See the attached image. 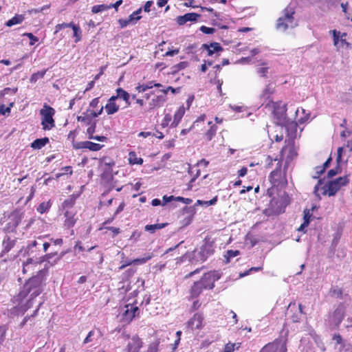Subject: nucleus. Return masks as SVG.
Segmentation results:
<instances>
[{"label": "nucleus", "instance_id": "nucleus-29", "mask_svg": "<svg viewBox=\"0 0 352 352\" xmlns=\"http://www.w3.org/2000/svg\"><path fill=\"white\" fill-rule=\"evenodd\" d=\"M104 109L108 115H112L119 110V105L116 102L108 100Z\"/></svg>", "mask_w": 352, "mask_h": 352}, {"label": "nucleus", "instance_id": "nucleus-59", "mask_svg": "<svg viewBox=\"0 0 352 352\" xmlns=\"http://www.w3.org/2000/svg\"><path fill=\"white\" fill-rule=\"evenodd\" d=\"M120 25L121 28L126 27L129 24L131 23V21H129V19H120L119 20Z\"/></svg>", "mask_w": 352, "mask_h": 352}, {"label": "nucleus", "instance_id": "nucleus-13", "mask_svg": "<svg viewBox=\"0 0 352 352\" xmlns=\"http://www.w3.org/2000/svg\"><path fill=\"white\" fill-rule=\"evenodd\" d=\"M142 346L141 339L137 336H133L127 344L128 352H139Z\"/></svg>", "mask_w": 352, "mask_h": 352}, {"label": "nucleus", "instance_id": "nucleus-22", "mask_svg": "<svg viewBox=\"0 0 352 352\" xmlns=\"http://www.w3.org/2000/svg\"><path fill=\"white\" fill-rule=\"evenodd\" d=\"M162 85L160 83H155L154 81H149L145 84L140 85L139 84L136 87L135 89L139 93H142L146 91L148 89H152L153 87H160Z\"/></svg>", "mask_w": 352, "mask_h": 352}, {"label": "nucleus", "instance_id": "nucleus-23", "mask_svg": "<svg viewBox=\"0 0 352 352\" xmlns=\"http://www.w3.org/2000/svg\"><path fill=\"white\" fill-rule=\"evenodd\" d=\"M218 197L215 196L213 199H212L210 201H201V200H197L195 205L192 207L189 208V210L190 212H194L195 210V207L197 206H204V207H208L210 206L215 205L217 202Z\"/></svg>", "mask_w": 352, "mask_h": 352}, {"label": "nucleus", "instance_id": "nucleus-62", "mask_svg": "<svg viewBox=\"0 0 352 352\" xmlns=\"http://www.w3.org/2000/svg\"><path fill=\"white\" fill-rule=\"evenodd\" d=\"M230 108L234 111L241 112L244 109V107L238 105H230Z\"/></svg>", "mask_w": 352, "mask_h": 352}, {"label": "nucleus", "instance_id": "nucleus-53", "mask_svg": "<svg viewBox=\"0 0 352 352\" xmlns=\"http://www.w3.org/2000/svg\"><path fill=\"white\" fill-rule=\"evenodd\" d=\"M72 25H73L72 23H63L58 24L55 27V28H56L55 32H57L63 28L72 27Z\"/></svg>", "mask_w": 352, "mask_h": 352}, {"label": "nucleus", "instance_id": "nucleus-49", "mask_svg": "<svg viewBox=\"0 0 352 352\" xmlns=\"http://www.w3.org/2000/svg\"><path fill=\"white\" fill-rule=\"evenodd\" d=\"M330 32L332 34L333 38V43L336 45L338 43L339 38L340 36V32L336 30H331Z\"/></svg>", "mask_w": 352, "mask_h": 352}, {"label": "nucleus", "instance_id": "nucleus-64", "mask_svg": "<svg viewBox=\"0 0 352 352\" xmlns=\"http://www.w3.org/2000/svg\"><path fill=\"white\" fill-rule=\"evenodd\" d=\"M352 134V129L351 130H346V131H343L340 135L342 138H348Z\"/></svg>", "mask_w": 352, "mask_h": 352}, {"label": "nucleus", "instance_id": "nucleus-16", "mask_svg": "<svg viewBox=\"0 0 352 352\" xmlns=\"http://www.w3.org/2000/svg\"><path fill=\"white\" fill-rule=\"evenodd\" d=\"M166 101V96L164 94L155 96L149 102V109H153L156 107H162Z\"/></svg>", "mask_w": 352, "mask_h": 352}, {"label": "nucleus", "instance_id": "nucleus-46", "mask_svg": "<svg viewBox=\"0 0 352 352\" xmlns=\"http://www.w3.org/2000/svg\"><path fill=\"white\" fill-rule=\"evenodd\" d=\"M71 28H72L73 31H74V36L76 37L75 42L79 41L80 40V34H81V31H80V28L78 27H77L76 25H75L74 23Z\"/></svg>", "mask_w": 352, "mask_h": 352}, {"label": "nucleus", "instance_id": "nucleus-35", "mask_svg": "<svg viewBox=\"0 0 352 352\" xmlns=\"http://www.w3.org/2000/svg\"><path fill=\"white\" fill-rule=\"evenodd\" d=\"M217 131V127L214 124H212L210 129L205 133V138L208 141H210L215 135Z\"/></svg>", "mask_w": 352, "mask_h": 352}, {"label": "nucleus", "instance_id": "nucleus-26", "mask_svg": "<svg viewBox=\"0 0 352 352\" xmlns=\"http://www.w3.org/2000/svg\"><path fill=\"white\" fill-rule=\"evenodd\" d=\"M205 289L201 286V283L199 281L195 282L190 289V296L192 298H197Z\"/></svg>", "mask_w": 352, "mask_h": 352}, {"label": "nucleus", "instance_id": "nucleus-2", "mask_svg": "<svg viewBox=\"0 0 352 352\" xmlns=\"http://www.w3.org/2000/svg\"><path fill=\"white\" fill-rule=\"evenodd\" d=\"M349 182L347 176L340 177L324 186H322L321 180H319L314 188V193L318 198H320L322 195L333 196L342 186H346Z\"/></svg>", "mask_w": 352, "mask_h": 352}, {"label": "nucleus", "instance_id": "nucleus-43", "mask_svg": "<svg viewBox=\"0 0 352 352\" xmlns=\"http://www.w3.org/2000/svg\"><path fill=\"white\" fill-rule=\"evenodd\" d=\"M116 94H118L119 98H121L123 100H127V98H130L129 94L122 88H118L116 89Z\"/></svg>", "mask_w": 352, "mask_h": 352}, {"label": "nucleus", "instance_id": "nucleus-27", "mask_svg": "<svg viewBox=\"0 0 352 352\" xmlns=\"http://www.w3.org/2000/svg\"><path fill=\"white\" fill-rule=\"evenodd\" d=\"M48 142V138L36 139L31 143V147L34 149H41L44 147Z\"/></svg>", "mask_w": 352, "mask_h": 352}, {"label": "nucleus", "instance_id": "nucleus-28", "mask_svg": "<svg viewBox=\"0 0 352 352\" xmlns=\"http://www.w3.org/2000/svg\"><path fill=\"white\" fill-rule=\"evenodd\" d=\"M25 19V16L23 14H16L12 19L8 20L6 23V25L8 27H12L14 25H18L21 23Z\"/></svg>", "mask_w": 352, "mask_h": 352}, {"label": "nucleus", "instance_id": "nucleus-9", "mask_svg": "<svg viewBox=\"0 0 352 352\" xmlns=\"http://www.w3.org/2000/svg\"><path fill=\"white\" fill-rule=\"evenodd\" d=\"M344 316V307L343 305H339L332 314L329 315L328 322L332 328H336L342 321Z\"/></svg>", "mask_w": 352, "mask_h": 352}, {"label": "nucleus", "instance_id": "nucleus-14", "mask_svg": "<svg viewBox=\"0 0 352 352\" xmlns=\"http://www.w3.org/2000/svg\"><path fill=\"white\" fill-rule=\"evenodd\" d=\"M138 307L133 305H126L125 306V310L124 311V319L129 322H131L136 316L138 312Z\"/></svg>", "mask_w": 352, "mask_h": 352}, {"label": "nucleus", "instance_id": "nucleus-4", "mask_svg": "<svg viewBox=\"0 0 352 352\" xmlns=\"http://www.w3.org/2000/svg\"><path fill=\"white\" fill-rule=\"evenodd\" d=\"M294 13L292 8H286L283 11V15L277 20L276 28L280 31H285L288 28L296 27L297 23L294 18Z\"/></svg>", "mask_w": 352, "mask_h": 352}, {"label": "nucleus", "instance_id": "nucleus-37", "mask_svg": "<svg viewBox=\"0 0 352 352\" xmlns=\"http://www.w3.org/2000/svg\"><path fill=\"white\" fill-rule=\"evenodd\" d=\"M47 70L39 71L36 73L33 74L30 77V82L35 83L38 79L43 78L46 73Z\"/></svg>", "mask_w": 352, "mask_h": 352}, {"label": "nucleus", "instance_id": "nucleus-18", "mask_svg": "<svg viewBox=\"0 0 352 352\" xmlns=\"http://www.w3.org/2000/svg\"><path fill=\"white\" fill-rule=\"evenodd\" d=\"M199 16V14L194 12L187 13L183 16H179L177 18V23L179 25H182L185 24L188 21H196Z\"/></svg>", "mask_w": 352, "mask_h": 352}, {"label": "nucleus", "instance_id": "nucleus-56", "mask_svg": "<svg viewBox=\"0 0 352 352\" xmlns=\"http://www.w3.org/2000/svg\"><path fill=\"white\" fill-rule=\"evenodd\" d=\"M262 269L261 267H252L249 270L245 272L243 274H240V277H244L248 274H250L252 272H258Z\"/></svg>", "mask_w": 352, "mask_h": 352}, {"label": "nucleus", "instance_id": "nucleus-41", "mask_svg": "<svg viewBox=\"0 0 352 352\" xmlns=\"http://www.w3.org/2000/svg\"><path fill=\"white\" fill-rule=\"evenodd\" d=\"M188 66V62H186V61L180 62L179 63L174 65L172 67L173 72V73L178 72L186 68Z\"/></svg>", "mask_w": 352, "mask_h": 352}, {"label": "nucleus", "instance_id": "nucleus-57", "mask_svg": "<svg viewBox=\"0 0 352 352\" xmlns=\"http://www.w3.org/2000/svg\"><path fill=\"white\" fill-rule=\"evenodd\" d=\"M96 127V123H91L90 124V126L87 129V133L89 135V136H93V134L95 132Z\"/></svg>", "mask_w": 352, "mask_h": 352}, {"label": "nucleus", "instance_id": "nucleus-10", "mask_svg": "<svg viewBox=\"0 0 352 352\" xmlns=\"http://www.w3.org/2000/svg\"><path fill=\"white\" fill-rule=\"evenodd\" d=\"M261 352H287L286 340L277 339L273 342L266 344Z\"/></svg>", "mask_w": 352, "mask_h": 352}, {"label": "nucleus", "instance_id": "nucleus-1", "mask_svg": "<svg viewBox=\"0 0 352 352\" xmlns=\"http://www.w3.org/2000/svg\"><path fill=\"white\" fill-rule=\"evenodd\" d=\"M43 289V279L41 276H33L30 278L21 289L16 295V300H23L25 302H29L32 307L34 299L41 294Z\"/></svg>", "mask_w": 352, "mask_h": 352}, {"label": "nucleus", "instance_id": "nucleus-3", "mask_svg": "<svg viewBox=\"0 0 352 352\" xmlns=\"http://www.w3.org/2000/svg\"><path fill=\"white\" fill-rule=\"evenodd\" d=\"M275 162L276 168L270 173L269 179L272 186L281 188L287 183L285 171L281 169L282 162L280 160L276 158Z\"/></svg>", "mask_w": 352, "mask_h": 352}, {"label": "nucleus", "instance_id": "nucleus-25", "mask_svg": "<svg viewBox=\"0 0 352 352\" xmlns=\"http://www.w3.org/2000/svg\"><path fill=\"white\" fill-rule=\"evenodd\" d=\"M185 113V108L184 107H180L174 114V119L170 126L172 127H175L178 125L179 122L181 121L182 117Z\"/></svg>", "mask_w": 352, "mask_h": 352}, {"label": "nucleus", "instance_id": "nucleus-40", "mask_svg": "<svg viewBox=\"0 0 352 352\" xmlns=\"http://www.w3.org/2000/svg\"><path fill=\"white\" fill-rule=\"evenodd\" d=\"M14 102H10L8 107H6L4 104L0 105V116L8 115L10 113L11 107L14 106Z\"/></svg>", "mask_w": 352, "mask_h": 352}, {"label": "nucleus", "instance_id": "nucleus-39", "mask_svg": "<svg viewBox=\"0 0 352 352\" xmlns=\"http://www.w3.org/2000/svg\"><path fill=\"white\" fill-rule=\"evenodd\" d=\"M239 347V343L228 342L225 345L224 349L220 352H234L235 349H238Z\"/></svg>", "mask_w": 352, "mask_h": 352}, {"label": "nucleus", "instance_id": "nucleus-30", "mask_svg": "<svg viewBox=\"0 0 352 352\" xmlns=\"http://www.w3.org/2000/svg\"><path fill=\"white\" fill-rule=\"evenodd\" d=\"M129 163L131 165L139 164L141 165L143 163V160L141 157H138L136 153L134 151H131L129 153Z\"/></svg>", "mask_w": 352, "mask_h": 352}, {"label": "nucleus", "instance_id": "nucleus-21", "mask_svg": "<svg viewBox=\"0 0 352 352\" xmlns=\"http://www.w3.org/2000/svg\"><path fill=\"white\" fill-rule=\"evenodd\" d=\"M102 336V333L100 329H94L90 331L83 341V344L91 342L95 338H100Z\"/></svg>", "mask_w": 352, "mask_h": 352}, {"label": "nucleus", "instance_id": "nucleus-51", "mask_svg": "<svg viewBox=\"0 0 352 352\" xmlns=\"http://www.w3.org/2000/svg\"><path fill=\"white\" fill-rule=\"evenodd\" d=\"M312 216L311 213L310 212L309 210H304V223L305 225H309L310 221V218Z\"/></svg>", "mask_w": 352, "mask_h": 352}, {"label": "nucleus", "instance_id": "nucleus-12", "mask_svg": "<svg viewBox=\"0 0 352 352\" xmlns=\"http://www.w3.org/2000/svg\"><path fill=\"white\" fill-rule=\"evenodd\" d=\"M204 316L200 313L195 314L187 322V327L192 330L202 327Z\"/></svg>", "mask_w": 352, "mask_h": 352}, {"label": "nucleus", "instance_id": "nucleus-17", "mask_svg": "<svg viewBox=\"0 0 352 352\" xmlns=\"http://www.w3.org/2000/svg\"><path fill=\"white\" fill-rule=\"evenodd\" d=\"M274 91V87L272 83H269L266 85L265 89L262 91L261 94H260V99L262 102V104H264V102H267L268 100H270L272 94Z\"/></svg>", "mask_w": 352, "mask_h": 352}, {"label": "nucleus", "instance_id": "nucleus-5", "mask_svg": "<svg viewBox=\"0 0 352 352\" xmlns=\"http://www.w3.org/2000/svg\"><path fill=\"white\" fill-rule=\"evenodd\" d=\"M55 110L47 104H44L40 110L41 125L43 130H50L55 126V121L53 118Z\"/></svg>", "mask_w": 352, "mask_h": 352}, {"label": "nucleus", "instance_id": "nucleus-19", "mask_svg": "<svg viewBox=\"0 0 352 352\" xmlns=\"http://www.w3.org/2000/svg\"><path fill=\"white\" fill-rule=\"evenodd\" d=\"M202 48L206 49L208 51L209 56H212L215 53L223 51L222 47L218 43H211L210 44H203Z\"/></svg>", "mask_w": 352, "mask_h": 352}, {"label": "nucleus", "instance_id": "nucleus-63", "mask_svg": "<svg viewBox=\"0 0 352 352\" xmlns=\"http://www.w3.org/2000/svg\"><path fill=\"white\" fill-rule=\"evenodd\" d=\"M153 2L152 1H148L146 2L144 6V10L146 12H148L151 10V7L153 5Z\"/></svg>", "mask_w": 352, "mask_h": 352}, {"label": "nucleus", "instance_id": "nucleus-60", "mask_svg": "<svg viewBox=\"0 0 352 352\" xmlns=\"http://www.w3.org/2000/svg\"><path fill=\"white\" fill-rule=\"evenodd\" d=\"M316 174L317 175L316 176H314V178H318L320 177V175H322L324 170H325V167H322V166H318V167H316Z\"/></svg>", "mask_w": 352, "mask_h": 352}, {"label": "nucleus", "instance_id": "nucleus-8", "mask_svg": "<svg viewBox=\"0 0 352 352\" xmlns=\"http://www.w3.org/2000/svg\"><path fill=\"white\" fill-rule=\"evenodd\" d=\"M13 302L17 304L10 309L8 310V315L9 317H14L15 316L22 315L26 311L31 308L30 303L25 302L23 300H16V295L13 298Z\"/></svg>", "mask_w": 352, "mask_h": 352}, {"label": "nucleus", "instance_id": "nucleus-7", "mask_svg": "<svg viewBox=\"0 0 352 352\" xmlns=\"http://www.w3.org/2000/svg\"><path fill=\"white\" fill-rule=\"evenodd\" d=\"M220 277L221 274L218 271H212L204 274L199 282L201 283V286L205 289H211L214 287L215 281L218 280Z\"/></svg>", "mask_w": 352, "mask_h": 352}, {"label": "nucleus", "instance_id": "nucleus-20", "mask_svg": "<svg viewBox=\"0 0 352 352\" xmlns=\"http://www.w3.org/2000/svg\"><path fill=\"white\" fill-rule=\"evenodd\" d=\"M102 147V145L89 141L80 142L78 143L77 146L78 148H88L93 151H98L100 150Z\"/></svg>", "mask_w": 352, "mask_h": 352}, {"label": "nucleus", "instance_id": "nucleus-47", "mask_svg": "<svg viewBox=\"0 0 352 352\" xmlns=\"http://www.w3.org/2000/svg\"><path fill=\"white\" fill-rule=\"evenodd\" d=\"M23 36H27L30 38V45H34L36 42L38 41V38L35 36L32 33L26 32L23 34Z\"/></svg>", "mask_w": 352, "mask_h": 352}, {"label": "nucleus", "instance_id": "nucleus-45", "mask_svg": "<svg viewBox=\"0 0 352 352\" xmlns=\"http://www.w3.org/2000/svg\"><path fill=\"white\" fill-rule=\"evenodd\" d=\"M16 91H17V88L6 87L0 91V96H4L5 95L9 94H14L16 93Z\"/></svg>", "mask_w": 352, "mask_h": 352}, {"label": "nucleus", "instance_id": "nucleus-34", "mask_svg": "<svg viewBox=\"0 0 352 352\" xmlns=\"http://www.w3.org/2000/svg\"><path fill=\"white\" fill-rule=\"evenodd\" d=\"M153 256L154 255L153 253H147L143 258L133 259L132 260V262H133V264H144L151 259Z\"/></svg>", "mask_w": 352, "mask_h": 352}, {"label": "nucleus", "instance_id": "nucleus-54", "mask_svg": "<svg viewBox=\"0 0 352 352\" xmlns=\"http://www.w3.org/2000/svg\"><path fill=\"white\" fill-rule=\"evenodd\" d=\"M200 30L204 33V34H212L214 32L215 30L212 28H208V27H206V26H204V25H202L201 26L200 28Z\"/></svg>", "mask_w": 352, "mask_h": 352}, {"label": "nucleus", "instance_id": "nucleus-61", "mask_svg": "<svg viewBox=\"0 0 352 352\" xmlns=\"http://www.w3.org/2000/svg\"><path fill=\"white\" fill-rule=\"evenodd\" d=\"M173 200H175V197L173 195L171 196H164L163 197V201H164V204L162 205H165L166 203H168Z\"/></svg>", "mask_w": 352, "mask_h": 352}, {"label": "nucleus", "instance_id": "nucleus-50", "mask_svg": "<svg viewBox=\"0 0 352 352\" xmlns=\"http://www.w3.org/2000/svg\"><path fill=\"white\" fill-rule=\"evenodd\" d=\"M239 252L238 250H228L226 254L227 261L229 262L230 259L239 255Z\"/></svg>", "mask_w": 352, "mask_h": 352}, {"label": "nucleus", "instance_id": "nucleus-44", "mask_svg": "<svg viewBox=\"0 0 352 352\" xmlns=\"http://www.w3.org/2000/svg\"><path fill=\"white\" fill-rule=\"evenodd\" d=\"M180 87L174 88L173 87H168L166 89L160 90L159 92L163 93L165 96L167 94V93L170 91L172 94H175L180 92Z\"/></svg>", "mask_w": 352, "mask_h": 352}, {"label": "nucleus", "instance_id": "nucleus-11", "mask_svg": "<svg viewBox=\"0 0 352 352\" xmlns=\"http://www.w3.org/2000/svg\"><path fill=\"white\" fill-rule=\"evenodd\" d=\"M287 204L285 199L281 197L279 199H272L270 201V210L274 214H280L284 212Z\"/></svg>", "mask_w": 352, "mask_h": 352}, {"label": "nucleus", "instance_id": "nucleus-24", "mask_svg": "<svg viewBox=\"0 0 352 352\" xmlns=\"http://www.w3.org/2000/svg\"><path fill=\"white\" fill-rule=\"evenodd\" d=\"M15 245V240L12 239L9 236H6L3 241L2 246V253H8L10 252Z\"/></svg>", "mask_w": 352, "mask_h": 352}, {"label": "nucleus", "instance_id": "nucleus-15", "mask_svg": "<svg viewBox=\"0 0 352 352\" xmlns=\"http://www.w3.org/2000/svg\"><path fill=\"white\" fill-rule=\"evenodd\" d=\"M76 211L74 210H67L65 212V220L64 221V225L68 228H72L76 221L77 218L76 216Z\"/></svg>", "mask_w": 352, "mask_h": 352}, {"label": "nucleus", "instance_id": "nucleus-58", "mask_svg": "<svg viewBox=\"0 0 352 352\" xmlns=\"http://www.w3.org/2000/svg\"><path fill=\"white\" fill-rule=\"evenodd\" d=\"M175 200L182 201L186 204H190V203H192V199L189 198H184L182 197H175Z\"/></svg>", "mask_w": 352, "mask_h": 352}, {"label": "nucleus", "instance_id": "nucleus-52", "mask_svg": "<svg viewBox=\"0 0 352 352\" xmlns=\"http://www.w3.org/2000/svg\"><path fill=\"white\" fill-rule=\"evenodd\" d=\"M269 67H258L256 69V72L258 74H260L263 77H265L266 74L268 72Z\"/></svg>", "mask_w": 352, "mask_h": 352}, {"label": "nucleus", "instance_id": "nucleus-31", "mask_svg": "<svg viewBox=\"0 0 352 352\" xmlns=\"http://www.w3.org/2000/svg\"><path fill=\"white\" fill-rule=\"evenodd\" d=\"M77 196L75 195H72L67 199H65L63 203V207L64 209L70 210L76 202V199Z\"/></svg>", "mask_w": 352, "mask_h": 352}, {"label": "nucleus", "instance_id": "nucleus-32", "mask_svg": "<svg viewBox=\"0 0 352 352\" xmlns=\"http://www.w3.org/2000/svg\"><path fill=\"white\" fill-rule=\"evenodd\" d=\"M167 223H157L152 225H146L145 226V230L150 232L151 233H154L155 230L164 228L166 227Z\"/></svg>", "mask_w": 352, "mask_h": 352}, {"label": "nucleus", "instance_id": "nucleus-38", "mask_svg": "<svg viewBox=\"0 0 352 352\" xmlns=\"http://www.w3.org/2000/svg\"><path fill=\"white\" fill-rule=\"evenodd\" d=\"M142 12V8H139L136 11L133 12L129 16V21H131V23L135 24L138 20L141 19L140 14Z\"/></svg>", "mask_w": 352, "mask_h": 352}, {"label": "nucleus", "instance_id": "nucleus-33", "mask_svg": "<svg viewBox=\"0 0 352 352\" xmlns=\"http://www.w3.org/2000/svg\"><path fill=\"white\" fill-rule=\"evenodd\" d=\"M335 349L338 352H352V345L347 342H344L338 346H335Z\"/></svg>", "mask_w": 352, "mask_h": 352}, {"label": "nucleus", "instance_id": "nucleus-55", "mask_svg": "<svg viewBox=\"0 0 352 352\" xmlns=\"http://www.w3.org/2000/svg\"><path fill=\"white\" fill-rule=\"evenodd\" d=\"M33 263L32 258H28L25 263H23V272L26 273L27 270L30 269V265Z\"/></svg>", "mask_w": 352, "mask_h": 352}, {"label": "nucleus", "instance_id": "nucleus-36", "mask_svg": "<svg viewBox=\"0 0 352 352\" xmlns=\"http://www.w3.org/2000/svg\"><path fill=\"white\" fill-rule=\"evenodd\" d=\"M110 8H111V6H109V5H106V4L96 5L91 8V12L94 14H96V13L106 11Z\"/></svg>", "mask_w": 352, "mask_h": 352}, {"label": "nucleus", "instance_id": "nucleus-6", "mask_svg": "<svg viewBox=\"0 0 352 352\" xmlns=\"http://www.w3.org/2000/svg\"><path fill=\"white\" fill-rule=\"evenodd\" d=\"M274 107V116L276 120V123L278 125H286L288 123L287 118V108L286 104L282 102H276L273 103Z\"/></svg>", "mask_w": 352, "mask_h": 352}, {"label": "nucleus", "instance_id": "nucleus-42", "mask_svg": "<svg viewBox=\"0 0 352 352\" xmlns=\"http://www.w3.org/2000/svg\"><path fill=\"white\" fill-rule=\"evenodd\" d=\"M50 208V204L49 202H43L38 206L37 211L41 214H43L46 212Z\"/></svg>", "mask_w": 352, "mask_h": 352}, {"label": "nucleus", "instance_id": "nucleus-48", "mask_svg": "<svg viewBox=\"0 0 352 352\" xmlns=\"http://www.w3.org/2000/svg\"><path fill=\"white\" fill-rule=\"evenodd\" d=\"M333 340L335 341V346H340V344H343L345 341L343 340L342 336L340 334H334L333 336Z\"/></svg>", "mask_w": 352, "mask_h": 352}]
</instances>
